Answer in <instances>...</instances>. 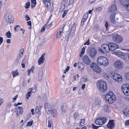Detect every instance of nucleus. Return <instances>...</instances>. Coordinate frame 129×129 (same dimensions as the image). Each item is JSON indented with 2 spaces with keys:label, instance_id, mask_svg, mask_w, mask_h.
<instances>
[{
  "label": "nucleus",
  "instance_id": "1",
  "mask_svg": "<svg viewBox=\"0 0 129 129\" xmlns=\"http://www.w3.org/2000/svg\"><path fill=\"white\" fill-rule=\"evenodd\" d=\"M96 63L99 65H102L104 67L107 66L109 64V61L107 58L103 56L99 57L97 59Z\"/></svg>",
  "mask_w": 129,
  "mask_h": 129
},
{
  "label": "nucleus",
  "instance_id": "2",
  "mask_svg": "<svg viewBox=\"0 0 129 129\" xmlns=\"http://www.w3.org/2000/svg\"><path fill=\"white\" fill-rule=\"evenodd\" d=\"M96 85L100 90L103 92L107 89L106 83L104 81H101L97 82Z\"/></svg>",
  "mask_w": 129,
  "mask_h": 129
},
{
  "label": "nucleus",
  "instance_id": "3",
  "mask_svg": "<svg viewBox=\"0 0 129 129\" xmlns=\"http://www.w3.org/2000/svg\"><path fill=\"white\" fill-rule=\"evenodd\" d=\"M106 100L110 103H111L114 102L115 99V96L112 91L109 92L108 94L105 96Z\"/></svg>",
  "mask_w": 129,
  "mask_h": 129
},
{
  "label": "nucleus",
  "instance_id": "4",
  "mask_svg": "<svg viewBox=\"0 0 129 129\" xmlns=\"http://www.w3.org/2000/svg\"><path fill=\"white\" fill-rule=\"evenodd\" d=\"M90 68L92 70L97 73H99L101 72V68L95 63H92L90 64Z\"/></svg>",
  "mask_w": 129,
  "mask_h": 129
},
{
  "label": "nucleus",
  "instance_id": "5",
  "mask_svg": "<svg viewBox=\"0 0 129 129\" xmlns=\"http://www.w3.org/2000/svg\"><path fill=\"white\" fill-rule=\"evenodd\" d=\"M113 40L115 43H119L123 41L122 37L117 34H114L112 37Z\"/></svg>",
  "mask_w": 129,
  "mask_h": 129
},
{
  "label": "nucleus",
  "instance_id": "6",
  "mask_svg": "<svg viewBox=\"0 0 129 129\" xmlns=\"http://www.w3.org/2000/svg\"><path fill=\"white\" fill-rule=\"evenodd\" d=\"M121 89L124 93L126 95H129V84H125L121 87Z\"/></svg>",
  "mask_w": 129,
  "mask_h": 129
},
{
  "label": "nucleus",
  "instance_id": "7",
  "mask_svg": "<svg viewBox=\"0 0 129 129\" xmlns=\"http://www.w3.org/2000/svg\"><path fill=\"white\" fill-rule=\"evenodd\" d=\"M111 77L116 81L119 82L122 81V79L121 76L117 73L112 74L111 76Z\"/></svg>",
  "mask_w": 129,
  "mask_h": 129
},
{
  "label": "nucleus",
  "instance_id": "8",
  "mask_svg": "<svg viewBox=\"0 0 129 129\" xmlns=\"http://www.w3.org/2000/svg\"><path fill=\"white\" fill-rule=\"evenodd\" d=\"M106 119V118L104 117H99L95 120V122L97 125H102L105 124Z\"/></svg>",
  "mask_w": 129,
  "mask_h": 129
},
{
  "label": "nucleus",
  "instance_id": "9",
  "mask_svg": "<svg viewBox=\"0 0 129 129\" xmlns=\"http://www.w3.org/2000/svg\"><path fill=\"white\" fill-rule=\"evenodd\" d=\"M97 53V50L95 48H92L89 51V55L90 57L92 59L94 58Z\"/></svg>",
  "mask_w": 129,
  "mask_h": 129
},
{
  "label": "nucleus",
  "instance_id": "10",
  "mask_svg": "<svg viewBox=\"0 0 129 129\" xmlns=\"http://www.w3.org/2000/svg\"><path fill=\"white\" fill-rule=\"evenodd\" d=\"M123 63L121 61L117 60L114 63V66L116 68L118 69H121L123 67Z\"/></svg>",
  "mask_w": 129,
  "mask_h": 129
},
{
  "label": "nucleus",
  "instance_id": "11",
  "mask_svg": "<svg viewBox=\"0 0 129 129\" xmlns=\"http://www.w3.org/2000/svg\"><path fill=\"white\" fill-rule=\"evenodd\" d=\"M102 52L104 53H107L109 52L110 50L109 44H103L101 47Z\"/></svg>",
  "mask_w": 129,
  "mask_h": 129
},
{
  "label": "nucleus",
  "instance_id": "12",
  "mask_svg": "<svg viewBox=\"0 0 129 129\" xmlns=\"http://www.w3.org/2000/svg\"><path fill=\"white\" fill-rule=\"evenodd\" d=\"M112 53L115 54L118 57H120L124 59H125L126 56V55L125 53L117 51H113Z\"/></svg>",
  "mask_w": 129,
  "mask_h": 129
},
{
  "label": "nucleus",
  "instance_id": "13",
  "mask_svg": "<svg viewBox=\"0 0 129 129\" xmlns=\"http://www.w3.org/2000/svg\"><path fill=\"white\" fill-rule=\"evenodd\" d=\"M6 21L8 23H13L14 21L13 18L9 14H6L5 16Z\"/></svg>",
  "mask_w": 129,
  "mask_h": 129
},
{
  "label": "nucleus",
  "instance_id": "14",
  "mask_svg": "<svg viewBox=\"0 0 129 129\" xmlns=\"http://www.w3.org/2000/svg\"><path fill=\"white\" fill-rule=\"evenodd\" d=\"M36 90V86H35L34 88H30L29 89V92H28L26 95V97L28 99L30 96L31 95L32 92L34 93Z\"/></svg>",
  "mask_w": 129,
  "mask_h": 129
},
{
  "label": "nucleus",
  "instance_id": "15",
  "mask_svg": "<svg viewBox=\"0 0 129 129\" xmlns=\"http://www.w3.org/2000/svg\"><path fill=\"white\" fill-rule=\"evenodd\" d=\"M108 44L110 50L113 51L118 48V45L114 43H110Z\"/></svg>",
  "mask_w": 129,
  "mask_h": 129
},
{
  "label": "nucleus",
  "instance_id": "16",
  "mask_svg": "<svg viewBox=\"0 0 129 129\" xmlns=\"http://www.w3.org/2000/svg\"><path fill=\"white\" fill-rule=\"evenodd\" d=\"M82 60L83 62L87 65H89L91 62V61L88 57L86 55L84 56Z\"/></svg>",
  "mask_w": 129,
  "mask_h": 129
},
{
  "label": "nucleus",
  "instance_id": "17",
  "mask_svg": "<svg viewBox=\"0 0 129 129\" xmlns=\"http://www.w3.org/2000/svg\"><path fill=\"white\" fill-rule=\"evenodd\" d=\"M16 112H17L16 115L17 116H19L20 115L22 114L23 112V109L20 107L18 106L16 107Z\"/></svg>",
  "mask_w": 129,
  "mask_h": 129
},
{
  "label": "nucleus",
  "instance_id": "18",
  "mask_svg": "<svg viewBox=\"0 0 129 129\" xmlns=\"http://www.w3.org/2000/svg\"><path fill=\"white\" fill-rule=\"evenodd\" d=\"M43 75V70L41 69L39 70L38 72V79L39 81H41Z\"/></svg>",
  "mask_w": 129,
  "mask_h": 129
},
{
  "label": "nucleus",
  "instance_id": "19",
  "mask_svg": "<svg viewBox=\"0 0 129 129\" xmlns=\"http://www.w3.org/2000/svg\"><path fill=\"white\" fill-rule=\"evenodd\" d=\"M48 112L52 115V116L54 117H55L57 114V111L55 109H51Z\"/></svg>",
  "mask_w": 129,
  "mask_h": 129
},
{
  "label": "nucleus",
  "instance_id": "20",
  "mask_svg": "<svg viewBox=\"0 0 129 129\" xmlns=\"http://www.w3.org/2000/svg\"><path fill=\"white\" fill-rule=\"evenodd\" d=\"M45 55V54L44 53L39 59L38 61V64L39 65H40L41 64L43 63L44 60V56Z\"/></svg>",
  "mask_w": 129,
  "mask_h": 129
},
{
  "label": "nucleus",
  "instance_id": "21",
  "mask_svg": "<svg viewBox=\"0 0 129 129\" xmlns=\"http://www.w3.org/2000/svg\"><path fill=\"white\" fill-rule=\"evenodd\" d=\"M114 126V123L113 120H110L107 125V127L110 129H112Z\"/></svg>",
  "mask_w": 129,
  "mask_h": 129
},
{
  "label": "nucleus",
  "instance_id": "22",
  "mask_svg": "<svg viewBox=\"0 0 129 129\" xmlns=\"http://www.w3.org/2000/svg\"><path fill=\"white\" fill-rule=\"evenodd\" d=\"M88 16V12L85 14L83 17L82 19L81 22V25H83L84 22L87 19Z\"/></svg>",
  "mask_w": 129,
  "mask_h": 129
},
{
  "label": "nucleus",
  "instance_id": "23",
  "mask_svg": "<svg viewBox=\"0 0 129 129\" xmlns=\"http://www.w3.org/2000/svg\"><path fill=\"white\" fill-rule=\"evenodd\" d=\"M78 66L80 71L83 70L84 69L85 67L84 65L81 62H78Z\"/></svg>",
  "mask_w": 129,
  "mask_h": 129
},
{
  "label": "nucleus",
  "instance_id": "24",
  "mask_svg": "<svg viewBox=\"0 0 129 129\" xmlns=\"http://www.w3.org/2000/svg\"><path fill=\"white\" fill-rule=\"evenodd\" d=\"M115 15L114 14H112L111 15L110 19L111 21L114 24L115 23Z\"/></svg>",
  "mask_w": 129,
  "mask_h": 129
},
{
  "label": "nucleus",
  "instance_id": "25",
  "mask_svg": "<svg viewBox=\"0 0 129 129\" xmlns=\"http://www.w3.org/2000/svg\"><path fill=\"white\" fill-rule=\"evenodd\" d=\"M119 1L121 5L123 6H126L128 3H129V0H119Z\"/></svg>",
  "mask_w": 129,
  "mask_h": 129
},
{
  "label": "nucleus",
  "instance_id": "26",
  "mask_svg": "<svg viewBox=\"0 0 129 129\" xmlns=\"http://www.w3.org/2000/svg\"><path fill=\"white\" fill-rule=\"evenodd\" d=\"M117 10V8L116 6L115 5H113L111 6L110 9V11L111 12H115Z\"/></svg>",
  "mask_w": 129,
  "mask_h": 129
},
{
  "label": "nucleus",
  "instance_id": "27",
  "mask_svg": "<svg viewBox=\"0 0 129 129\" xmlns=\"http://www.w3.org/2000/svg\"><path fill=\"white\" fill-rule=\"evenodd\" d=\"M76 24H74L72 26L71 28V31H70L69 34V35H70L71 33H72V35H73L74 34V32L76 29Z\"/></svg>",
  "mask_w": 129,
  "mask_h": 129
},
{
  "label": "nucleus",
  "instance_id": "28",
  "mask_svg": "<svg viewBox=\"0 0 129 129\" xmlns=\"http://www.w3.org/2000/svg\"><path fill=\"white\" fill-rule=\"evenodd\" d=\"M45 107L46 111L48 112L50 109H52L49 104L47 103H45Z\"/></svg>",
  "mask_w": 129,
  "mask_h": 129
},
{
  "label": "nucleus",
  "instance_id": "29",
  "mask_svg": "<svg viewBox=\"0 0 129 129\" xmlns=\"http://www.w3.org/2000/svg\"><path fill=\"white\" fill-rule=\"evenodd\" d=\"M11 74L12 75L13 78L18 76L19 75V73L17 70L15 71H13L11 72Z\"/></svg>",
  "mask_w": 129,
  "mask_h": 129
},
{
  "label": "nucleus",
  "instance_id": "30",
  "mask_svg": "<svg viewBox=\"0 0 129 129\" xmlns=\"http://www.w3.org/2000/svg\"><path fill=\"white\" fill-rule=\"evenodd\" d=\"M44 4L45 5V6L47 8H49L50 6V3L49 1H44Z\"/></svg>",
  "mask_w": 129,
  "mask_h": 129
},
{
  "label": "nucleus",
  "instance_id": "31",
  "mask_svg": "<svg viewBox=\"0 0 129 129\" xmlns=\"http://www.w3.org/2000/svg\"><path fill=\"white\" fill-rule=\"evenodd\" d=\"M24 50L23 48L21 49L20 50L19 52V57L21 58L22 57L23 54Z\"/></svg>",
  "mask_w": 129,
  "mask_h": 129
},
{
  "label": "nucleus",
  "instance_id": "32",
  "mask_svg": "<svg viewBox=\"0 0 129 129\" xmlns=\"http://www.w3.org/2000/svg\"><path fill=\"white\" fill-rule=\"evenodd\" d=\"M32 3L31 4V7L32 8H34L36 5V0H31Z\"/></svg>",
  "mask_w": 129,
  "mask_h": 129
},
{
  "label": "nucleus",
  "instance_id": "33",
  "mask_svg": "<svg viewBox=\"0 0 129 129\" xmlns=\"http://www.w3.org/2000/svg\"><path fill=\"white\" fill-rule=\"evenodd\" d=\"M87 81L86 76H84L82 78H81V82L83 83H84L86 82Z\"/></svg>",
  "mask_w": 129,
  "mask_h": 129
},
{
  "label": "nucleus",
  "instance_id": "34",
  "mask_svg": "<svg viewBox=\"0 0 129 129\" xmlns=\"http://www.w3.org/2000/svg\"><path fill=\"white\" fill-rule=\"evenodd\" d=\"M103 108L104 110L106 112H109V110L107 105H105L104 106Z\"/></svg>",
  "mask_w": 129,
  "mask_h": 129
},
{
  "label": "nucleus",
  "instance_id": "35",
  "mask_svg": "<svg viewBox=\"0 0 129 129\" xmlns=\"http://www.w3.org/2000/svg\"><path fill=\"white\" fill-rule=\"evenodd\" d=\"M85 121V119H81L80 120V124L81 126H82L84 125Z\"/></svg>",
  "mask_w": 129,
  "mask_h": 129
},
{
  "label": "nucleus",
  "instance_id": "36",
  "mask_svg": "<svg viewBox=\"0 0 129 129\" xmlns=\"http://www.w3.org/2000/svg\"><path fill=\"white\" fill-rule=\"evenodd\" d=\"M6 35L8 38H10L12 36V34L10 31H9L6 33Z\"/></svg>",
  "mask_w": 129,
  "mask_h": 129
},
{
  "label": "nucleus",
  "instance_id": "37",
  "mask_svg": "<svg viewBox=\"0 0 129 129\" xmlns=\"http://www.w3.org/2000/svg\"><path fill=\"white\" fill-rule=\"evenodd\" d=\"M68 3V0H63L62 2V4H63L64 8L67 6Z\"/></svg>",
  "mask_w": 129,
  "mask_h": 129
},
{
  "label": "nucleus",
  "instance_id": "38",
  "mask_svg": "<svg viewBox=\"0 0 129 129\" xmlns=\"http://www.w3.org/2000/svg\"><path fill=\"white\" fill-rule=\"evenodd\" d=\"M65 26V25L64 24L62 25L59 29V32L63 33V31Z\"/></svg>",
  "mask_w": 129,
  "mask_h": 129
},
{
  "label": "nucleus",
  "instance_id": "39",
  "mask_svg": "<svg viewBox=\"0 0 129 129\" xmlns=\"http://www.w3.org/2000/svg\"><path fill=\"white\" fill-rule=\"evenodd\" d=\"M80 116L79 113L78 112H75L74 114V116L75 117H77Z\"/></svg>",
  "mask_w": 129,
  "mask_h": 129
},
{
  "label": "nucleus",
  "instance_id": "40",
  "mask_svg": "<svg viewBox=\"0 0 129 129\" xmlns=\"http://www.w3.org/2000/svg\"><path fill=\"white\" fill-rule=\"evenodd\" d=\"M68 34H67L65 36V37H64V38H65V39L64 41H68L69 39V35Z\"/></svg>",
  "mask_w": 129,
  "mask_h": 129
},
{
  "label": "nucleus",
  "instance_id": "41",
  "mask_svg": "<svg viewBox=\"0 0 129 129\" xmlns=\"http://www.w3.org/2000/svg\"><path fill=\"white\" fill-rule=\"evenodd\" d=\"M62 34V33L59 32H57V37L60 38L61 37Z\"/></svg>",
  "mask_w": 129,
  "mask_h": 129
},
{
  "label": "nucleus",
  "instance_id": "42",
  "mask_svg": "<svg viewBox=\"0 0 129 129\" xmlns=\"http://www.w3.org/2000/svg\"><path fill=\"white\" fill-rule=\"evenodd\" d=\"M103 76L106 79H108V76L107 73L104 72L103 74Z\"/></svg>",
  "mask_w": 129,
  "mask_h": 129
},
{
  "label": "nucleus",
  "instance_id": "43",
  "mask_svg": "<svg viewBox=\"0 0 129 129\" xmlns=\"http://www.w3.org/2000/svg\"><path fill=\"white\" fill-rule=\"evenodd\" d=\"M68 11V10H65L64 11L62 15V18H63L66 15Z\"/></svg>",
  "mask_w": 129,
  "mask_h": 129
},
{
  "label": "nucleus",
  "instance_id": "44",
  "mask_svg": "<svg viewBox=\"0 0 129 129\" xmlns=\"http://www.w3.org/2000/svg\"><path fill=\"white\" fill-rule=\"evenodd\" d=\"M30 6V3L29 2H27L25 5V7L26 9L28 8Z\"/></svg>",
  "mask_w": 129,
  "mask_h": 129
},
{
  "label": "nucleus",
  "instance_id": "45",
  "mask_svg": "<svg viewBox=\"0 0 129 129\" xmlns=\"http://www.w3.org/2000/svg\"><path fill=\"white\" fill-rule=\"evenodd\" d=\"M126 9L128 11H129V3L126 5V6H124Z\"/></svg>",
  "mask_w": 129,
  "mask_h": 129
},
{
  "label": "nucleus",
  "instance_id": "46",
  "mask_svg": "<svg viewBox=\"0 0 129 129\" xmlns=\"http://www.w3.org/2000/svg\"><path fill=\"white\" fill-rule=\"evenodd\" d=\"M125 76L126 79L129 80V72L125 74Z\"/></svg>",
  "mask_w": 129,
  "mask_h": 129
},
{
  "label": "nucleus",
  "instance_id": "47",
  "mask_svg": "<svg viewBox=\"0 0 129 129\" xmlns=\"http://www.w3.org/2000/svg\"><path fill=\"white\" fill-rule=\"evenodd\" d=\"M25 20L26 21H29L30 20V18L29 16L27 15H26L25 16Z\"/></svg>",
  "mask_w": 129,
  "mask_h": 129
},
{
  "label": "nucleus",
  "instance_id": "48",
  "mask_svg": "<svg viewBox=\"0 0 129 129\" xmlns=\"http://www.w3.org/2000/svg\"><path fill=\"white\" fill-rule=\"evenodd\" d=\"M85 48L84 47H83V48H82V49L81 51V53L82 54H83L84 53L85 48L86 47V46H85Z\"/></svg>",
  "mask_w": 129,
  "mask_h": 129
},
{
  "label": "nucleus",
  "instance_id": "49",
  "mask_svg": "<svg viewBox=\"0 0 129 129\" xmlns=\"http://www.w3.org/2000/svg\"><path fill=\"white\" fill-rule=\"evenodd\" d=\"M70 66H68L67 67V68L66 69L64 70V74H66V72H67L70 69Z\"/></svg>",
  "mask_w": 129,
  "mask_h": 129
},
{
  "label": "nucleus",
  "instance_id": "50",
  "mask_svg": "<svg viewBox=\"0 0 129 129\" xmlns=\"http://www.w3.org/2000/svg\"><path fill=\"white\" fill-rule=\"evenodd\" d=\"M35 112L36 114H38L39 112V107H37L35 110Z\"/></svg>",
  "mask_w": 129,
  "mask_h": 129
},
{
  "label": "nucleus",
  "instance_id": "51",
  "mask_svg": "<svg viewBox=\"0 0 129 129\" xmlns=\"http://www.w3.org/2000/svg\"><path fill=\"white\" fill-rule=\"evenodd\" d=\"M48 126L49 127H51V126L52 122L50 120H49L48 122Z\"/></svg>",
  "mask_w": 129,
  "mask_h": 129
},
{
  "label": "nucleus",
  "instance_id": "52",
  "mask_svg": "<svg viewBox=\"0 0 129 129\" xmlns=\"http://www.w3.org/2000/svg\"><path fill=\"white\" fill-rule=\"evenodd\" d=\"M20 27V26L19 25H16L15 26V27H14V30H15L16 31H18V30H17V28L18 29H20V28H19Z\"/></svg>",
  "mask_w": 129,
  "mask_h": 129
},
{
  "label": "nucleus",
  "instance_id": "53",
  "mask_svg": "<svg viewBox=\"0 0 129 129\" xmlns=\"http://www.w3.org/2000/svg\"><path fill=\"white\" fill-rule=\"evenodd\" d=\"M125 124L126 126H128L129 125V120L126 121L125 123Z\"/></svg>",
  "mask_w": 129,
  "mask_h": 129
},
{
  "label": "nucleus",
  "instance_id": "54",
  "mask_svg": "<svg viewBox=\"0 0 129 129\" xmlns=\"http://www.w3.org/2000/svg\"><path fill=\"white\" fill-rule=\"evenodd\" d=\"M52 25V23H50L49 24H48V25H47V29H49L50 27Z\"/></svg>",
  "mask_w": 129,
  "mask_h": 129
},
{
  "label": "nucleus",
  "instance_id": "55",
  "mask_svg": "<svg viewBox=\"0 0 129 129\" xmlns=\"http://www.w3.org/2000/svg\"><path fill=\"white\" fill-rule=\"evenodd\" d=\"M3 38L2 37H0V45H1L3 41Z\"/></svg>",
  "mask_w": 129,
  "mask_h": 129
},
{
  "label": "nucleus",
  "instance_id": "56",
  "mask_svg": "<svg viewBox=\"0 0 129 129\" xmlns=\"http://www.w3.org/2000/svg\"><path fill=\"white\" fill-rule=\"evenodd\" d=\"M105 25L106 27V29H107V28L108 26V24L107 21L106 22Z\"/></svg>",
  "mask_w": 129,
  "mask_h": 129
},
{
  "label": "nucleus",
  "instance_id": "57",
  "mask_svg": "<svg viewBox=\"0 0 129 129\" xmlns=\"http://www.w3.org/2000/svg\"><path fill=\"white\" fill-rule=\"evenodd\" d=\"M89 39H88V40L86 42L84 43V45H89Z\"/></svg>",
  "mask_w": 129,
  "mask_h": 129
},
{
  "label": "nucleus",
  "instance_id": "58",
  "mask_svg": "<svg viewBox=\"0 0 129 129\" xmlns=\"http://www.w3.org/2000/svg\"><path fill=\"white\" fill-rule=\"evenodd\" d=\"M33 124V122L31 121H29L27 123V125L28 126H30L31 125Z\"/></svg>",
  "mask_w": 129,
  "mask_h": 129
},
{
  "label": "nucleus",
  "instance_id": "59",
  "mask_svg": "<svg viewBox=\"0 0 129 129\" xmlns=\"http://www.w3.org/2000/svg\"><path fill=\"white\" fill-rule=\"evenodd\" d=\"M92 127L93 128H94V129H97L98 128L97 126L93 124H92Z\"/></svg>",
  "mask_w": 129,
  "mask_h": 129
},
{
  "label": "nucleus",
  "instance_id": "60",
  "mask_svg": "<svg viewBox=\"0 0 129 129\" xmlns=\"http://www.w3.org/2000/svg\"><path fill=\"white\" fill-rule=\"evenodd\" d=\"M45 27L44 26H43L41 30V32H43L44 31H45Z\"/></svg>",
  "mask_w": 129,
  "mask_h": 129
},
{
  "label": "nucleus",
  "instance_id": "61",
  "mask_svg": "<svg viewBox=\"0 0 129 129\" xmlns=\"http://www.w3.org/2000/svg\"><path fill=\"white\" fill-rule=\"evenodd\" d=\"M74 0H70L69 2V4L71 5L73 4L74 2Z\"/></svg>",
  "mask_w": 129,
  "mask_h": 129
},
{
  "label": "nucleus",
  "instance_id": "62",
  "mask_svg": "<svg viewBox=\"0 0 129 129\" xmlns=\"http://www.w3.org/2000/svg\"><path fill=\"white\" fill-rule=\"evenodd\" d=\"M62 112H64L66 111V108H62Z\"/></svg>",
  "mask_w": 129,
  "mask_h": 129
},
{
  "label": "nucleus",
  "instance_id": "63",
  "mask_svg": "<svg viewBox=\"0 0 129 129\" xmlns=\"http://www.w3.org/2000/svg\"><path fill=\"white\" fill-rule=\"evenodd\" d=\"M96 0H89V2L90 4H92Z\"/></svg>",
  "mask_w": 129,
  "mask_h": 129
},
{
  "label": "nucleus",
  "instance_id": "64",
  "mask_svg": "<svg viewBox=\"0 0 129 129\" xmlns=\"http://www.w3.org/2000/svg\"><path fill=\"white\" fill-rule=\"evenodd\" d=\"M85 84H83L82 85V86L81 89L82 90H83L85 88Z\"/></svg>",
  "mask_w": 129,
  "mask_h": 129
}]
</instances>
